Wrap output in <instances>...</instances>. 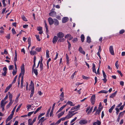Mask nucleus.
Returning a JSON list of instances; mask_svg holds the SVG:
<instances>
[{
	"mask_svg": "<svg viewBox=\"0 0 125 125\" xmlns=\"http://www.w3.org/2000/svg\"><path fill=\"white\" fill-rule=\"evenodd\" d=\"M24 66V64L23 63L21 66V72L19 76V79H20V78L21 76H23H23L25 73Z\"/></svg>",
	"mask_w": 125,
	"mask_h": 125,
	"instance_id": "obj_1",
	"label": "nucleus"
},
{
	"mask_svg": "<svg viewBox=\"0 0 125 125\" xmlns=\"http://www.w3.org/2000/svg\"><path fill=\"white\" fill-rule=\"evenodd\" d=\"M90 100L91 102L92 105H94L95 100V95H93L91 96Z\"/></svg>",
	"mask_w": 125,
	"mask_h": 125,
	"instance_id": "obj_2",
	"label": "nucleus"
},
{
	"mask_svg": "<svg viewBox=\"0 0 125 125\" xmlns=\"http://www.w3.org/2000/svg\"><path fill=\"white\" fill-rule=\"evenodd\" d=\"M109 50L110 53L113 55H114V53L113 50V48L112 46H110L109 48Z\"/></svg>",
	"mask_w": 125,
	"mask_h": 125,
	"instance_id": "obj_3",
	"label": "nucleus"
},
{
	"mask_svg": "<svg viewBox=\"0 0 125 125\" xmlns=\"http://www.w3.org/2000/svg\"><path fill=\"white\" fill-rule=\"evenodd\" d=\"M58 37L59 38H62L64 36V34L62 32H60L57 34Z\"/></svg>",
	"mask_w": 125,
	"mask_h": 125,
	"instance_id": "obj_4",
	"label": "nucleus"
},
{
	"mask_svg": "<svg viewBox=\"0 0 125 125\" xmlns=\"http://www.w3.org/2000/svg\"><path fill=\"white\" fill-rule=\"evenodd\" d=\"M48 21L50 25H52L53 23L54 20L51 17H49L48 18Z\"/></svg>",
	"mask_w": 125,
	"mask_h": 125,
	"instance_id": "obj_5",
	"label": "nucleus"
},
{
	"mask_svg": "<svg viewBox=\"0 0 125 125\" xmlns=\"http://www.w3.org/2000/svg\"><path fill=\"white\" fill-rule=\"evenodd\" d=\"M87 123V121L86 119H82L80 121L79 123L81 124H84Z\"/></svg>",
	"mask_w": 125,
	"mask_h": 125,
	"instance_id": "obj_6",
	"label": "nucleus"
},
{
	"mask_svg": "<svg viewBox=\"0 0 125 125\" xmlns=\"http://www.w3.org/2000/svg\"><path fill=\"white\" fill-rule=\"evenodd\" d=\"M49 15L50 16L55 17L56 16V13L55 11H52L49 13Z\"/></svg>",
	"mask_w": 125,
	"mask_h": 125,
	"instance_id": "obj_7",
	"label": "nucleus"
},
{
	"mask_svg": "<svg viewBox=\"0 0 125 125\" xmlns=\"http://www.w3.org/2000/svg\"><path fill=\"white\" fill-rule=\"evenodd\" d=\"M53 23L55 26H58L59 24V21L57 19H54Z\"/></svg>",
	"mask_w": 125,
	"mask_h": 125,
	"instance_id": "obj_8",
	"label": "nucleus"
},
{
	"mask_svg": "<svg viewBox=\"0 0 125 125\" xmlns=\"http://www.w3.org/2000/svg\"><path fill=\"white\" fill-rule=\"evenodd\" d=\"M58 40V37L56 36H55L53 39L52 42L53 43H55Z\"/></svg>",
	"mask_w": 125,
	"mask_h": 125,
	"instance_id": "obj_9",
	"label": "nucleus"
},
{
	"mask_svg": "<svg viewBox=\"0 0 125 125\" xmlns=\"http://www.w3.org/2000/svg\"><path fill=\"white\" fill-rule=\"evenodd\" d=\"M13 114H11L7 118L6 121V123H7V122H8L12 118Z\"/></svg>",
	"mask_w": 125,
	"mask_h": 125,
	"instance_id": "obj_10",
	"label": "nucleus"
},
{
	"mask_svg": "<svg viewBox=\"0 0 125 125\" xmlns=\"http://www.w3.org/2000/svg\"><path fill=\"white\" fill-rule=\"evenodd\" d=\"M68 18L67 17H64L62 19V22L65 23L67 22L68 20Z\"/></svg>",
	"mask_w": 125,
	"mask_h": 125,
	"instance_id": "obj_11",
	"label": "nucleus"
},
{
	"mask_svg": "<svg viewBox=\"0 0 125 125\" xmlns=\"http://www.w3.org/2000/svg\"><path fill=\"white\" fill-rule=\"evenodd\" d=\"M79 51L80 52L83 54H85V53L84 51L83 50V49L81 47H80L79 49Z\"/></svg>",
	"mask_w": 125,
	"mask_h": 125,
	"instance_id": "obj_12",
	"label": "nucleus"
},
{
	"mask_svg": "<svg viewBox=\"0 0 125 125\" xmlns=\"http://www.w3.org/2000/svg\"><path fill=\"white\" fill-rule=\"evenodd\" d=\"M117 93V91H116L114 93H112L111 95L110 96V97L112 98L114 97L116 94Z\"/></svg>",
	"mask_w": 125,
	"mask_h": 125,
	"instance_id": "obj_13",
	"label": "nucleus"
},
{
	"mask_svg": "<svg viewBox=\"0 0 125 125\" xmlns=\"http://www.w3.org/2000/svg\"><path fill=\"white\" fill-rule=\"evenodd\" d=\"M66 104H67H67H69L71 106H73L75 105L74 104H73L72 102L69 101H68L67 102Z\"/></svg>",
	"mask_w": 125,
	"mask_h": 125,
	"instance_id": "obj_14",
	"label": "nucleus"
},
{
	"mask_svg": "<svg viewBox=\"0 0 125 125\" xmlns=\"http://www.w3.org/2000/svg\"><path fill=\"white\" fill-rule=\"evenodd\" d=\"M92 69L93 72H94L96 74H97V73H96V70L95 69V65L94 63H93V64Z\"/></svg>",
	"mask_w": 125,
	"mask_h": 125,
	"instance_id": "obj_15",
	"label": "nucleus"
},
{
	"mask_svg": "<svg viewBox=\"0 0 125 125\" xmlns=\"http://www.w3.org/2000/svg\"><path fill=\"white\" fill-rule=\"evenodd\" d=\"M80 105H78L76 106H74L71 109V110H73L75 109H78L80 107Z\"/></svg>",
	"mask_w": 125,
	"mask_h": 125,
	"instance_id": "obj_16",
	"label": "nucleus"
},
{
	"mask_svg": "<svg viewBox=\"0 0 125 125\" xmlns=\"http://www.w3.org/2000/svg\"><path fill=\"white\" fill-rule=\"evenodd\" d=\"M115 106V104L114 105L111 107L109 109V112L110 113H111L113 109L114 108Z\"/></svg>",
	"mask_w": 125,
	"mask_h": 125,
	"instance_id": "obj_17",
	"label": "nucleus"
},
{
	"mask_svg": "<svg viewBox=\"0 0 125 125\" xmlns=\"http://www.w3.org/2000/svg\"><path fill=\"white\" fill-rule=\"evenodd\" d=\"M8 94L9 95L10 101H12V96L9 92H8Z\"/></svg>",
	"mask_w": 125,
	"mask_h": 125,
	"instance_id": "obj_18",
	"label": "nucleus"
},
{
	"mask_svg": "<svg viewBox=\"0 0 125 125\" xmlns=\"http://www.w3.org/2000/svg\"><path fill=\"white\" fill-rule=\"evenodd\" d=\"M64 111L58 114V118H59L62 116L64 114Z\"/></svg>",
	"mask_w": 125,
	"mask_h": 125,
	"instance_id": "obj_19",
	"label": "nucleus"
},
{
	"mask_svg": "<svg viewBox=\"0 0 125 125\" xmlns=\"http://www.w3.org/2000/svg\"><path fill=\"white\" fill-rule=\"evenodd\" d=\"M44 117H42L39 120L38 123H40L41 122V123L42 124V123L44 121Z\"/></svg>",
	"mask_w": 125,
	"mask_h": 125,
	"instance_id": "obj_20",
	"label": "nucleus"
},
{
	"mask_svg": "<svg viewBox=\"0 0 125 125\" xmlns=\"http://www.w3.org/2000/svg\"><path fill=\"white\" fill-rule=\"evenodd\" d=\"M108 92V91H105V90H101L99 92H98V93H104L105 94H107Z\"/></svg>",
	"mask_w": 125,
	"mask_h": 125,
	"instance_id": "obj_21",
	"label": "nucleus"
},
{
	"mask_svg": "<svg viewBox=\"0 0 125 125\" xmlns=\"http://www.w3.org/2000/svg\"><path fill=\"white\" fill-rule=\"evenodd\" d=\"M13 102V101L12 102L10 101V102L9 103V104L6 106L7 108H9L10 106L12 104Z\"/></svg>",
	"mask_w": 125,
	"mask_h": 125,
	"instance_id": "obj_22",
	"label": "nucleus"
},
{
	"mask_svg": "<svg viewBox=\"0 0 125 125\" xmlns=\"http://www.w3.org/2000/svg\"><path fill=\"white\" fill-rule=\"evenodd\" d=\"M30 53L31 55H32L36 54V52L32 50L30 52Z\"/></svg>",
	"mask_w": 125,
	"mask_h": 125,
	"instance_id": "obj_23",
	"label": "nucleus"
},
{
	"mask_svg": "<svg viewBox=\"0 0 125 125\" xmlns=\"http://www.w3.org/2000/svg\"><path fill=\"white\" fill-rule=\"evenodd\" d=\"M87 42L89 43H90L91 42V39L90 37L88 36L87 37Z\"/></svg>",
	"mask_w": 125,
	"mask_h": 125,
	"instance_id": "obj_24",
	"label": "nucleus"
},
{
	"mask_svg": "<svg viewBox=\"0 0 125 125\" xmlns=\"http://www.w3.org/2000/svg\"><path fill=\"white\" fill-rule=\"evenodd\" d=\"M4 101L3 100H1L0 103V107H4L5 104L4 103Z\"/></svg>",
	"mask_w": 125,
	"mask_h": 125,
	"instance_id": "obj_25",
	"label": "nucleus"
},
{
	"mask_svg": "<svg viewBox=\"0 0 125 125\" xmlns=\"http://www.w3.org/2000/svg\"><path fill=\"white\" fill-rule=\"evenodd\" d=\"M81 40L82 42H83L84 39V36L83 34H82L81 36Z\"/></svg>",
	"mask_w": 125,
	"mask_h": 125,
	"instance_id": "obj_26",
	"label": "nucleus"
},
{
	"mask_svg": "<svg viewBox=\"0 0 125 125\" xmlns=\"http://www.w3.org/2000/svg\"><path fill=\"white\" fill-rule=\"evenodd\" d=\"M42 107L41 106L40 107L38 108H37L36 111L34 112V114H35L37 112H38L39 110H40L41 108Z\"/></svg>",
	"mask_w": 125,
	"mask_h": 125,
	"instance_id": "obj_27",
	"label": "nucleus"
},
{
	"mask_svg": "<svg viewBox=\"0 0 125 125\" xmlns=\"http://www.w3.org/2000/svg\"><path fill=\"white\" fill-rule=\"evenodd\" d=\"M22 19L24 21H27L26 18L24 16V15H22L21 16Z\"/></svg>",
	"mask_w": 125,
	"mask_h": 125,
	"instance_id": "obj_28",
	"label": "nucleus"
},
{
	"mask_svg": "<svg viewBox=\"0 0 125 125\" xmlns=\"http://www.w3.org/2000/svg\"><path fill=\"white\" fill-rule=\"evenodd\" d=\"M33 71L35 75L37 76L38 75V72L37 69H33Z\"/></svg>",
	"mask_w": 125,
	"mask_h": 125,
	"instance_id": "obj_29",
	"label": "nucleus"
},
{
	"mask_svg": "<svg viewBox=\"0 0 125 125\" xmlns=\"http://www.w3.org/2000/svg\"><path fill=\"white\" fill-rule=\"evenodd\" d=\"M67 42H68V49L69 50L70 49V48L71 47V44L70 42H69L68 41V40H67Z\"/></svg>",
	"mask_w": 125,
	"mask_h": 125,
	"instance_id": "obj_30",
	"label": "nucleus"
},
{
	"mask_svg": "<svg viewBox=\"0 0 125 125\" xmlns=\"http://www.w3.org/2000/svg\"><path fill=\"white\" fill-rule=\"evenodd\" d=\"M49 51L48 50H46V56L47 58H49Z\"/></svg>",
	"mask_w": 125,
	"mask_h": 125,
	"instance_id": "obj_31",
	"label": "nucleus"
},
{
	"mask_svg": "<svg viewBox=\"0 0 125 125\" xmlns=\"http://www.w3.org/2000/svg\"><path fill=\"white\" fill-rule=\"evenodd\" d=\"M34 92V91H33V90H31V93L30 95V97L31 98L33 95V94Z\"/></svg>",
	"mask_w": 125,
	"mask_h": 125,
	"instance_id": "obj_32",
	"label": "nucleus"
},
{
	"mask_svg": "<svg viewBox=\"0 0 125 125\" xmlns=\"http://www.w3.org/2000/svg\"><path fill=\"white\" fill-rule=\"evenodd\" d=\"M30 87L31 90H33L34 91V84H30Z\"/></svg>",
	"mask_w": 125,
	"mask_h": 125,
	"instance_id": "obj_33",
	"label": "nucleus"
},
{
	"mask_svg": "<svg viewBox=\"0 0 125 125\" xmlns=\"http://www.w3.org/2000/svg\"><path fill=\"white\" fill-rule=\"evenodd\" d=\"M40 70L41 71L43 69V65L42 63V62H41L40 64Z\"/></svg>",
	"mask_w": 125,
	"mask_h": 125,
	"instance_id": "obj_34",
	"label": "nucleus"
},
{
	"mask_svg": "<svg viewBox=\"0 0 125 125\" xmlns=\"http://www.w3.org/2000/svg\"><path fill=\"white\" fill-rule=\"evenodd\" d=\"M22 105V104H20V105H19L18 107V108L16 110V112H17L20 109Z\"/></svg>",
	"mask_w": 125,
	"mask_h": 125,
	"instance_id": "obj_35",
	"label": "nucleus"
},
{
	"mask_svg": "<svg viewBox=\"0 0 125 125\" xmlns=\"http://www.w3.org/2000/svg\"><path fill=\"white\" fill-rule=\"evenodd\" d=\"M93 107L92 106V107H91V108H90L89 110V111L87 112V114H89L91 113L93 110Z\"/></svg>",
	"mask_w": 125,
	"mask_h": 125,
	"instance_id": "obj_36",
	"label": "nucleus"
},
{
	"mask_svg": "<svg viewBox=\"0 0 125 125\" xmlns=\"http://www.w3.org/2000/svg\"><path fill=\"white\" fill-rule=\"evenodd\" d=\"M115 109L116 111V115H117L118 114L119 112L120 111L119 109L117 108H116Z\"/></svg>",
	"mask_w": 125,
	"mask_h": 125,
	"instance_id": "obj_37",
	"label": "nucleus"
},
{
	"mask_svg": "<svg viewBox=\"0 0 125 125\" xmlns=\"http://www.w3.org/2000/svg\"><path fill=\"white\" fill-rule=\"evenodd\" d=\"M41 47H37L36 48L35 50L38 52H39L41 51Z\"/></svg>",
	"mask_w": 125,
	"mask_h": 125,
	"instance_id": "obj_38",
	"label": "nucleus"
},
{
	"mask_svg": "<svg viewBox=\"0 0 125 125\" xmlns=\"http://www.w3.org/2000/svg\"><path fill=\"white\" fill-rule=\"evenodd\" d=\"M102 72L103 75V77L104 78H106V76L105 74V73L104 70H103Z\"/></svg>",
	"mask_w": 125,
	"mask_h": 125,
	"instance_id": "obj_39",
	"label": "nucleus"
},
{
	"mask_svg": "<svg viewBox=\"0 0 125 125\" xmlns=\"http://www.w3.org/2000/svg\"><path fill=\"white\" fill-rule=\"evenodd\" d=\"M17 106V105H16L15 106L13 110H12V111L11 112V114H13V115L14 114V111H15V110L16 109V107Z\"/></svg>",
	"mask_w": 125,
	"mask_h": 125,
	"instance_id": "obj_40",
	"label": "nucleus"
},
{
	"mask_svg": "<svg viewBox=\"0 0 125 125\" xmlns=\"http://www.w3.org/2000/svg\"><path fill=\"white\" fill-rule=\"evenodd\" d=\"M67 105V104L64 105L63 106L61 107L59 109L60 111H61Z\"/></svg>",
	"mask_w": 125,
	"mask_h": 125,
	"instance_id": "obj_41",
	"label": "nucleus"
},
{
	"mask_svg": "<svg viewBox=\"0 0 125 125\" xmlns=\"http://www.w3.org/2000/svg\"><path fill=\"white\" fill-rule=\"evenodd\" d=\"M118 61H116V62H115V66L116 68L117 69H118V67L119 66V65H118L117 64H118Z\"/></svg>",
	"mask_w": 125,
	"mask_h": 125,
	"instance_id": "obj_42",
	"label": "nucleus"
},
{
	"mask_svg": "<svg viewBox=\"0 0 125 125\" xmlns=\"http://www.w3.org/2000/svg\"><path fill=\"white\" fill-rule=\"evenodd\" d=\"M45 114V113H42L38 117V119H39L42 116L44 115Z\"/></svg>",
	"mask_w": 125,
	"mask_h": 125,
	"instance_id": "obj_43",
	"label": "nucleus"
},
{
	"mask_svg": "<svg viewBox=\"0 0 125 125\" xmlns=\"http://www.w3.org/2000/svg\"><path fill=\"white\" fill-rule=\"evenodd\" d=\"M125 31V30L123 29H122L120 31L119 33L120 34H122L124 33Z\"/></svg>",
	"mask_w": 125,
	"mask_h": 125,
	"instance_id": "obj_44",
	"label": "nucleus"
},
{
	"mask_svg": "<svg viewBox=\"0 0 125 125\" xmlns=\"http://www.w3.org/2000/svg\"><path fill=\"white\" fill-rule=\"evenodd\" d=\"M42 29V28L41 27H37V30L38 31H41Z\"/></svg>",
	"mask_w": 125,
	"mask_h": 125,
	"instance_id": "obj_45",
	"label": "nucleus"
},
{
	"mask_svg": "<svg viewBox=\"0 0 125 125\" xmlns=\"http://www.w3.org/2000/svg\"><path fill=\"white\" fill-rule=\"evenodd\" d=\"M35 36L38 40L39 41H40V39L39 38V35H35Z\"/></svg>",
	"mask_w": 125,
	"mask_h": 125,
	"instance_id": "obj_46",
	"label": "nucleus"
},
{
	"mask_svg": "<svg viewBox=\"0 0 125 125\" xmlns=\"http://www.w3.org/2000/svg\"><path fill=\"white\" fill-rule=\"evenodd\" d=\"M82 77L84 79H88L89 78L85 76L84 75H83L82 76Z\"/></svg>",
	"mask_w": 125,
	"mask_h": 125,
	"instance_id": "obj_47",
	"label": "nucleus"
},
{
	"mask_svg": "<svg viewBox=\"0 0 125 125\" xmlns=\"http://www.w3.org/2000/svg\"><path fill=\"white\" fill-rule=\"evenodd\" d=\"M11 31L13 34H15L16 33V32L14 28H12V29Z\"/></svg>",
	"mask_w": 125,
	"mask_h": 125,
	"instance_id": "obj_48",
	"label": "nucleus"
},
{
	"mask_svg": "<svg viewBox=\"0 0 125 125\" xmlns=\"http://www.w3.org/2000/svg\"><path fill=\"white\" fill-rule=\"evenodd\" d=\"M16 73H17V71H16V70L15 71L14 70H13V71L12 72V73L13 74V76L15 75L16 74Z\"/></svg>",
	"mask_w": 125,
	"mask_h": 125,
	"instance_id": "obj_49",
	"label": "nucleus"
},
{
	"mask_svg": "<svg viewBox=\"0 0 125 125\" xmlns=\"http://www.w3.org/2000/svg\"><path fill=\"white\" fill-rule=\"evenodd\" d=\"M54 109L52 108V109L51 110V112L50 113V116H52V114H53Z\"/></svg>",
	"mask_w": 125,
	"mask_h": 125,
	"instance_id": "obj_50",
	"label": "nucleus"
},
{
	"mask_svg": "<svg viewBox=\"0 0 125 125\" xmlns=\"http://www.w3.org/2000/svg\"><path fill=\"white\" fill-rule=\"evenodd\" d=\"M117 72L120 74V75L121 77H122L123 76V75L120 71L117 70Z\"/></svg>",
	"mask_w": 125,
	"mask_h": 125,
	"instance_id": "obj_51",
	"label": "nucleus"
},
{
	"mask_svg": "<svg viewBox=\"0 0 125 125\" xmlns=\"http://www.w3.org/2000/svg\"><path fill=\"white\" fill-rule=\"evenodd\" d=\"M28 124H33L32 122H31V119H30L28 120Z\"/></svg>",
	"mask_w": 125,
	"mask_h": 125,
	"instance_id": "obj_52",
	"label": "nucleus"
},
{
	"mask_svg": "<svg viewBox=\"0 0 125 125\" xmlns=\"http://www.w3.org/2000/svg\"><path fill=\"white\" fill-rule=\"evenodd\" d=\"M8 39H10V34H8L7 36H5Z\"/></svg>",
	"mask_w": 125,
	"mask_h": 125,
	"instance_id": "obj_53",
	"label": "nucleus"
},
{
	"mask_svg": "<svg viewBox=\"0 0 125 125\" xmlns=\"http://www.w3.org/2000/svg\"><path fill=\"white\" fill-rule=\"evenodd\" d=\"M69 111V114L68 115H69V116H70L73 113L74 111Z\"/></svg>",
	"mask_w": 125,
	"mask_h": 125,
	"instance_id": "obj_54",
	"label": "nucleus"
},
{
	"mask_svg": "<svg viewBox=\"0 0 125 125\" xmlns=\"http://www.w3.org/2000/svg\"><path fill=\"white\" fill-rule=\"evenodd\" d=\"M71 35L70 34H68L66 35L65 36V38H68V37H70L71 36Z\"/></svg>",
	"mask_w": 125,
	"mask_h": 125,
	"instance_id": "obj_55",
	"label": "nucleus"
},
{
	"mask_svg": "<svg viewBox=\"0 0 125 125\" xmlns=\"http://www.w3.org/2000/svg\"><path fill=\"white\" fill-rule=\"evenodd\" d=\"M77 117H75V118L73 119L71 121V123L74 122L77 119Z\"/></svg>",
	"mask_w": 125,
	"mask_h": 125,
	"instance_id": "obj_56",
	"label": "nucleus"
},
{
	"mask_svg": "<svg viewBox=\"0 0 125 125\" xmlns=\"http://www.w3.org/2000/svg\"><path fill=\"white\" fill-rule=\"evenodd\" d=\"M31 107V105L30 104H28L27 105V107L28 110H29L30 109Z\"/></svg>",
	"mask_w": 125,
	"mask_h": 125,
	"instance_id": "obj_57",
	"label": "nucleus"
},
{
	"mask_svg": "<svg viewBox=\"0 0 125 125\" xmlns=\"http://www.w3.org/2000/svg\"><path fill=\"white\" fill-rule=\"evenodd\" d=\"M67 116H65L64 117H63L61 118L60 119L61 120V121L62 120V121L64 120L66 118H67Z\"/></svg>",
	"mask_w": 125,
	"mask_h": 125,
	"instance_id": "obj_58",
	"label": "nucleus"
},
{
	"mask_svg": "<svg viewBox=\"0 0 125 125\" xmlns=\"http://www.w3.org/2000/svg\"><path fill=\"white\" fill-rule=\"evenodd\" d=\"M12 86V85L11 84H10L9 85L7 86L6 87V89L8 90Z\"/></svg>",
	"mask_w": 125,
	"mask_h": 125,
	"instance_id": "obj_59",
	"label": "nucleus"
},
{
	"mask_svg": "<svg viewBox=\"0 0 125 125\" xmlns=\"http://www.w3.org/2000/svg\"><path fill=\"white\" fill-rule=\"evenodd\" d=\"M13 67V65H10L9 66V70H11L12 69Z\"/></svg>",
	"mask_w": 125,
	"mask_h": 125,
	"instance_id": "obj_60",
	"label": "nucleus"
},
{
	"mask_svg": "<svg viewBox=\"0 0 125 125\" xmlns=\"http://www.w3.org/2000/svg\"><path fill=\"white\" fill-rule=\"evenodd\" d=\"M96 122V124L97 125H100L101 124V122L100 121H99L98 120H97Z\"/></svg>",
	"mask_w": 125,
	"mask_h": 125,
	"instance_id": "obj_61",
	"label": "nucleus"
},
{
	"mask_svg": "<svg viewBox=\"0 0 125 125\" xmlns=\"http://www.w3.org/2000/svg\"><path fill=\"white\" fill-rule=\"evenodd\" d=\"M2 3L3 5V6L5 7L6 6V4L5 2V0H3L2 1Z\"/></svg>",
	"mask_w": 125,
	"mask_h": 125,
	"instance_id": "obj_62",
	"label": "nucleus"
},
{
	"mask_svg": "<svg viewBox=\"0 0 125 125\" xmlns=\"http://www.w3.org/2000/svg\"><path fill=\"white\" fill-rule=\"evenodd\" d=\"M77 38H74L73 40V41L74 42H76L77 41Z\"/></svg>",
	"mask_w": 125,
	"mask_h": 125,
	"instance_id": "obj_63",
	"label": "nucleus"
},
{
	"mask_svg": "<svg viewBox=\"0 0 125 125\" xmlns=\"http://www.w3.org/2000/svg\"><path fill=\"white\" fill-rule=\"evenodd\" d=\"M34 112H29L28 115H27L28 116H30L31 115H32L33 113Z\"/></svg>",
	"mask_w": 125,
	"mask_h": 125,
	"instance_id": "obj_64",
	"label": "nucleus"
}]
</instances>
